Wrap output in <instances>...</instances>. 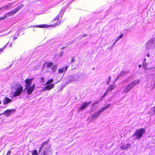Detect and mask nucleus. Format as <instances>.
<instances>
[{
    "instance_id": "obj_4",
    "label": "nucleus",
    "mask_w": 155,
    "mask_h": 155,
    "mask_svg": "<svg viewBox=\"0 0 155 155\" xmlns=\"http://www.w3.org/2000/svg\"><path fill=\"white\" fill-rule=\"evenodd\" d=\"M110 105V104H108L107 106L102 108L100 110L95 112L94 114L91 115L92 119H93L97 118L101 113H102L106 109L108 108Z\"/></svg>"
},
{
    "instance_id": "obj_42",
    "label": "nucleus",
    "mask_w": 155,
    "mask_h": 155,
    "mask_svg": "<svg viewBox=\"0 0 155 155\" xmlns=\"http://www.w3.org/2000/svg\"><path fill=\"white\" fill-rule=\"evenodd\" d=\"M9 46L10 47H12V43H11Z\"/></svg>"
},
{
    "instance_id": "obj_15",
    "label": "nucleus",
    "mask_w": 155,
    "mask_h": 155,
    "mask_svg": "<svg viewBox=\"0 0 155 155\" xmlns=\"http://www.w3.org/2000/svg\"><path fill=\"white\" fill-rule=\"evenodd\" d=\"M116 87V84H112L110 85L107 90V92H110L113 90Z\"/></svg>"
},
{
    "instance_id": "obj_2",
    "label": "nucleus",
    "mask_w": 155,
    "mask_h": 155,
    "mask_svg": "<svg viewBox=\"0 0 155 155\" xmlns=\"http://www.w3.org/2000/svg\"><path fill=\"white\" fill-rule=\"evenodd\" d=\"M145 132V130L143 128L139 129L134 132L133 136H135V138L139 140L142 136L143 135Z\"/></svg>"
},
{
    "instance_id": "obj_17",
    "label": "nucleus",
    "mask_w": 155,
    "mask_h": 155,
    "mask_svg": "<svg viewBox=\"0 0 155 155\" xmlns=\"http://www.w3.org/2000/svg\"><path fill=\"white\" fill-rule=\"evenodd\" d=\"M140 81V80L138 79L135 80H134L133 82H132L130 83L132 85V86L134 87L135 85L139 83Z\"/></svg>"
},
{
    "instance_id": "obj_36",
    "label": "nucleus",
    "mask_w": 155,
    "mask_h": 155,
    "mask_svg": "<svg viewBox=\"0 0 155 155\" xmlns=\"http://www.w3.org/2000/svg\"><path fill=\"white\" fill-rule=\"evenodd\" d=\"M130 78V77H129L128 78H127V80H125V81L127 82H129V81H130V80H129V79Z\"/></svg>"
},
{
    "instance_id": "obj_48",
    "label": "nucleus",
    "mask_w": 155,
    "mask_h": 155,
    "mask_svg": "<svg viewBox=\"0 0 155 155\" xmlns=\"http://www.w3.org/2000/svg\"><path fill=\"white\" fill-rule=\"evenodd\" d=\"M55 68V67H54H54L52 69H53V70Z\"/></svg>"
},
{
    "instance_id": "obj_23",
    "label": "nucleus",
    "mask_w": 155,
    "mask_h": 155,
    "mask_svg": "<svg viewBox=\"0 0 155 155\" xmlns=\"http://www.w3.org/2000/svg\"><path fill=\"white\" fill-rule=\"evenodd\" d=\"M142 65H143V67L144 68V69H151V68H148V69L147 68V64L145 62H144L143 63Z\"/></svg>"
},
{
    "instance_id": "obj_24",
    "label": "nucleus",
    "mask_w": 155,
    "mask_h": 155,
    "mask_svg": "<svg viewBox=\"0 0 155 155\" xmlns=\"http://www.w3.org/2000/svg\"><path fill=\"white\" fill-rule=\"evenodd\" d=\"M53 81L52 79L48 80L46 83L44 84V85L49 84Z\"/></svg>"
},
{
    "instance_id": "obj_11",
    "label": "nucleus",
    "mask_w": 155,
    "mask_h": 155,
    "mask_svg": "<svg viewBox=\"0 0 155 155\" xmlns=\"http://www.w3.org/2000/svg\"><path fill=\"white\" fill-rule=\"evenodd\" d=\"M54 84H52L46 86L45 88H43L42 91H45L46 90H49L53 88L54 87Z\"/></svg>"
},
{
    "instance_id": "obj_25",
    "label": "nucleus",
    "mask_w": 155,
    "mask_h": 155,
    "mask_svg": "<svg viewBox=\"0 0 155 155\" xmlns=\"http://www.w3.org/2000/svg\"><path fill=\"white\" fill-rule=\"evenodd\" d=\"M47 66L48 67H50L52 66L53 64V63L51 62H50L49 63H47Z\"/></svg>"
},
{
    "instance_id": "obj_6",
    "label": "nucleus",
    "mask_w": 155,
    "mask_h": 155,
    "mask_svg": "<svg viewBox=\"0 0 155 155\" xmlns=\"http://www.w3.org/2000/svg\"><path fill=\"white\" fill-rule=\"evenodd\" d=\"M91 103V101L84 102L79 108L78 111H80L81 110H83L86 109L87 106L90 105Z\"/></svg>"
},
{
    "instance_id": "obj_40",
    "label": "nucleus",
    "mask_w": 155,
    "mask_h": 155,
    "mask_svg": "<svg viewBox=\"0 0 155 155\" xmlns=\"http://www.w3.org/2000/svg\"><path fill=\"white\" fill-rule=\"evenodd\" d=\"M141 67V64L139 65L138 67L139 68H140Z\"/></svg>"
},
{
    "instance_id": "obj_46",
    "label": "nucleus",
    "mask_w": 155,
    "mask_h": 155,
    "mask_svg": "<svg viewBox=\"0 0 155 155\" xmlns=\"http://www.w3.org/2000/svg\"><path fill=\"white\" fill-rule=\"evenodd\" d=\"M87 36V35H83V36Z\"/></svg>"
},
{
    "instance_id": "obj_37",
    "label": "nucleus",
    "mask_w": 155,
    "mask_h": 155,
    "mask_svg": "<svg viewBox=\"0 0 155 155\" xmlns=\"http://www.w3.org/2000/svg\"><path fill=\"white\" fill-rule=\"evenodd\" d=\"M8 44V43H7V44H6V45H5L4 46V48H3L2 49H0V51H2V50L4 48H5L6 47V45H7Z\"/></svg>"
},
{
    "instance_id": "obj_20",
    "label": "nucleus",
    "mask_w": 155,
    "mask_h": 155,
    "mask_svg": "<svg viewBox=\"0 0 155 155\" xmlns=\"http://www.w3.org/2000/svg\"><path fill=\"white\" fill-rule=\"evenodd\" d=\"M48 141L47 142H44L42 144H41L40 147L39 149L38 152L39 153L41 152L42 150V148L44 147V145H45L47 144L48 143Z\"/></svg>"
},
{
    "instance_id": "obj_30",
    "label": "nucleus",
    "mask_w": 155,
    "mask_h": 155,
    "mask_svg": "<svg viewBox=\"0 0 155 155\" xmlns=\"http://www.w3.org/2000/svg\"><path fill=\"white\" fill-rule=\"evenodd\" d=\"M123 36V34L122 33H121L120 34V35L118 37V38L120 39L122 38Z\"/></svg>"
},
{
    "instance_id": "obj_34",
    "label": "nucleus",
    "mask_w": 155,
    "mask_h": 155,
    "mask_svg": "<svg viewBox=\"0 0 155 155\" xmlns=\"http://www.w3.org/2000/svg\"><path fill=\"white\" fill-rule=\"evenodd\" d=\"M11 153V151L10 150L8 151V152H7V153L6 155H10Z\"/></svg>"
},
{
    "instance_id": "obj_43",
    "label": "nucleus",
    "mask_w": 155,
    "mask_h": 155,
    "mask_svg": "<svg viewBox=\"0 0 155 155\" xmlns=\"http://www.w3.org/2000/svg\"><path fill=\"white\" fill-rule=\"evenodd\" d=\"M17 38L16 37H13V39H16Z\"/></svg>"
},
{
    "instance_id": "obj_44",
    "label": "nucleus",
    "mask_w": 155,
    "mask_h": 155,
    "mask_svg": "<svg viewBox=\"0 0 155 155\" xmlns=\"http://www.w3.org/2000/svg\"><path fill=\"white\" fill-rule=\"evenodd\" d=\"M117 41V40H116L114 42H115V43H116Z\"/></svg>"
},
{
    "instance_id": "obj_28",
    "label": "nucleus",
    "mask_w": 155,
    "mask_h": 155,
    "mask_svg": "<svg viewBox=\"0 0 155 155\" xmlns=\"http://www.w3.org/2000/svg\"><path fill=\"white\" fill-rule=\"evenodd\" d=\"M47 151L45 150V149L43 150V155H47Z\"/></svg>"
},
{
    "instance_id": "obj_27",
    "label": "nucleus",
    "mask_w": 155,
    "mask_h": 155,
    "mask_svg": "<svg viewBox=\"0 0 155 155\" xmlns=\"http://www.w3.org/2000/svg\"><path fill=\"white\" fill-rule=\"evenodd\" d=\"M60 16L59 15H57L53 20V21H56L58 20Z\"/></svg>"
},
{
    "instance_id": "obj_26",
    "label": "nucleus",
    "mask_w": 155,
    "mask_h": 155,
    "mask_svg": "<svg viewBox=\"0 0 155 155\" xmlns=\"http://www.w3.org/2000/svg\"><path fill=\"white\" fill-rule=\"evenodd\" d=\"M33 155H38V154L37 151L36 150H34L32 151V153Z\"/></svg>"
},
{
    "instance_id": "obj_16",
    "label": "nucleus",
    "mask_w": 155,
    "mask_h": 155,
    "mask_svg": "<svg viewBox=\"0 0 155 155\" xmlns=\"http://www.w3.org/2000/svg\"><path fill=\"white\" fill-rule=\"evenodd\" d=\"M14 12V10H13L5 14V17L6 18L8 17V16H12L13 14L16 13Z\"/></svg>"
},
{
    "instance_id": "obj_8",
    "label": "nucleus",
    "mask_w": 155,
    "mask_h": 155,
    "mask_svg": "<svg viewBox=\"0 0 155 155\" xmlns=\"http://www.w3.org/2000/svg\"><path fill=\"white\" fill-rule=\"evenodd\" d=\"M15 111V110L14 109H11L10 110L7 109L2 114H0L1 115L2 114H5L6 116L8 117L13 112Z\"/></svg>"
},
{
    "instance_id": "obj_41",
    "label": "nucleus",
    "mask_w": 155,
    "mask_h": 155,
    "mask_svg": "<svg viewBox=\"0 0 155 155\" xmlns=\"http://www.w3.org/2000/svg\"><path fill=\"white\" fill-rule=\"evenodd\" d=\"M119 39H120L118 38V37H117L116 40L118 41Z\"/></svg>"
},
{
    "instance_id": "obj_47",
    "label": "nucleus",
    "mask_w": 155,
    "mask_h": 155,
    "mask_svg": "<svg viewBox=\"0 0 155 155\" xmlns=\"http://www.w3.org/2000/svg\"><path fill=\"white\" fill-rule=\"evenodd\" d=\"M144 61H145L146 60V59L144 58Z\"/></svg>"
},
{
    "instance_id": "obj_3",
    "label": "nucleus",
    "mask_w": 155,
    "mask_h": 155,
    "mask_svg": "<svg viewBox=\"0 0 155 155\" xmlns=\"http://www.w3.org/2000/svg\"><path fill=\"white\" fill-rule=\"evenodd\" d=\"M155 48V38L149 40L145 46V48L148 50L153 49Z\"/></svg>"
},
{
    "instance_id": "obj_22",
    "label": "nucleus",
    "mask_w": 155,
    "mask_h": 155,
    "mask_svg": "<svg viewBox=\"0 0 155 155\" xmlns=\"http://www.w3.org/2000/svg\"><path fill=\"white\" fill-rule=\"evenodd\" d=\"M127 74L126 72L124 71H121L120 73L119 76L117 78V79L120 76L123 77L124 76L126 75V74Z\"/></svg>"
},
{
    "instance_id": "obj_10",
    "label": "nucleus",
    "mask_w": 155,
    "mask_h": 155,
    "mask_svg": "<svg viewBox=\"0 0 155 155\" xmlns=\"http://www.w3.org/2000/svg\"><path fill=\"white\" fill-rule=\"evenodd\" d=\"M79 77H74L73 76L69 79L68 83H71L75 81H77L79 80Z\"/></svg>"
},
{
    "instance_id": "obj_38",
    "label": "nucleus",
    "mask_w": 155,
    "mask_h": 155,
    "mask_svg": "<svg viewBox=\"0 0 155 155\" xmlns=\"http://www.w3.org/2000/svg\"><path fill=\"white\" fill-rule=\"evenodd\" d=\"M115 44L116 43L114 42L112 46H111V48L113 47L115 45Z\"/></svg>"
},
{
    "instance_id": "obj_14",
    "label": "nucleus",
    "mask_w": 155,
    "mask_h": 155,
    "mask_svg": "<svg viewBox=\"0 0 155 155\" xmlns=\"http://www.w3.org/2000/svg\"><path fill=\"white\" fill-rule=\"evenodd\" d=\"M49 26L48 25H47L46 24H43V25H34V26H32L31 27H39V28H47Z\"/></svg>"
},
{
    "instance_id": "obj_35",
    "label": "nucleus",
    "mask_w": 155,
    "mask_h": 155,
    "mask_svg": "<svg viewBox=\"0 0 155 155\" xmlns=\"http://www.w3.org/2000/svg\"><path fill=\"white\" fill-rule=\"evenodd\" d=\"M108 92H107V91H106V92L104 94L103 96L102 97V98L104 97L106 95V94H107V93Z\"/></svg>"
},
{
    "instance_id": "obj_29",
    "label": "nucleus",
    "mask_w": 155,
    "mask_h": 155,
    "mask_svg": "<svg viewBox=\"0 0 155 155\" xmlns=\"http://www.w3.org/2000/svg\"><path fill=\"white\" fill-rule=\"evenodd\" d=\"M111 77L109 76L107 81V85H108L109 84V83L110 82L111 80Z\"/></svg>"
},
{
    "instance_id": "obj_33",
    "label": "nucleus",
    "mask_w": 155,
    "mask_h": 155,
    "mask_svg": "<svg viewBox=\"0 0 155 155\" xmlns=\"http://www.w3.org/2000/svg\"><path fill=\"white\" fill-rule=\"evenodd\" d=\"M44 79H45V78L43 77H41V81H43L42 84H44V83L45 82V81H44Z\"/></svg>"
},
{
    "instance_id": "obj_21",
    "label": "nucleus",
    "mask_w": 155,
    "mask_h": 155,
    "mask_svg": "<svg viewBox=\"0 0 155 155\" xmlns=\"http://www.w3.org/2000/svg\"><path fill=\"white\" fill-rule=\"evenodd\" d=\"M68 67L66 66L65 67L63 68L58 70V72L59 73H62L63 72L66 71Z\"/></svg>"
},
{
    "instance_id": "obj_9",
    "label": "nucleus",
    "mask_w": 155,
    "mask_h": 155,
    "mask_svg": "<svg viewBox=\"0 0 155 155\" xmlns=\"http://www.w3.org/2000/svg\"><path fill=\"white\" fill-rule=\"evenodd\" d=\"M34 78H31L30 79H27L25 81L26 83V87L31 86Z\"/></svg>"
},
{
    "instance_id": "obj_13",
    "label": "nucleus",
    "mask_w": 155,
    "mask_h": 155,
    "mask_svg": "<svg viewBox=\"0 0 155 155\" xmlns=\"http://www.w3.org/2000/svg\"><path fill=\"white\" fill-rule=\"evenodd\" d=\"M12 101L11 99H10L8 97H5L3 101V103L4 105H5L11 102Z\"/></svg>"
},
{
    "instance_id": "obj_1",
    "label": "nucleus",
    "mask_w": 155,
    "mask_h": 155,
    "mask_svg": "<svg viewBox=\"0 0 155 155\" xmlns=\"http://www.w3.org/2000/svg\"><path fill=\"white\" fill-rule=\"evenodd\" d=\"M12 89V93L13 97L20 95L23 92V87L19 83L15 84Z\"/></svg>"
},
{
    "instance_id": "obj_49",
    "label": "nucleus",
    "mask_w": 155,
    "mask_h": 155,
    "mask_svg": "<svg viewBox=\"0 0 155 155\" xmlns=\"http://www.w3.org/2000/svg\"><path fill=\"white\" fill-rule=\"evenodd\" d=\"M58 24H56L55 25H57Z\"/></svg>"
},
{
    "instance_id": "obj_12",
    "label": "nucleus",
    "mask_w": 155,
    "mask_h": 155,
    "mask_svg": "<svg viewBox=\"0 0 155 155\" xmlns=\"http://www.w3.org/2000/svg\"><path fill=\"white\" fill-rule=\"evenodd\" d=\"M13 3H10L6 5L3 7H1L2 9V10L4 9L6 10L7 9H9L12 7V5H13Z\"/></svg>"
},
{
    "instance_id": "obj_5",
    "label": "nucleus",
    "mask_w": 155,
    "mask_h": 155,
    "mask_svg": "<svg viewBox=\"0 0 155 155\" xmlns=\"http://www.w3.org/2000/svg\"><path fill=\"white\" fill-rule=\"evenodd\" d=\"M133 87L130 83L125 86L124 88L122 91L121 92L122 94L127 93L130 91Z\"/></svg>"
},
{
    "instance_id": "obj_7",
    "label": "nucleus",
    "mask_w": 155,
    "mask_h": 155,
    "mask_svg": "<svg viewBox=\"0 0 155 155\" xmlns=\"http://www.w3.org/2000/svg\"><path fill=\"white\" fill-rule=\"evenodd\" d=\"M35 87V85L33 84L32 86L26 87L25 89L27 91V93L28 94H31L32 93Z\"/></svg>"
},
{
    "instance_id": "obj_18",
    "label": "nucleus",
    "mask_w": 155,
    "mask_h": 155,
    "mask_svg": "<svg viewBox=\"0 0 155 155\" xmlns=\"http://www.w3.org/2000/svg\"><path fill=\"white\" fill-rule=\"evenodd\" d=\"M24 6V5L22 4H21L19 6H18L16 8L14 9V12H15L16 13L19 11L20 9H21V8H23Z\"/></svg>"
},
{
    "instance_id": "obj_39",
    "label": "nucleus",
    "mask_w": 155,
    "mask_h": 155,
    "mask_svg": "<svg viewBox=\"0 0 155 155\" xmlns=\"http://www.w3.org/2000/svg\"><path fill=\"white\" fill-rule=\"evenodd\" d=\"M147 56L148 57H150V55H149V53H148V54H147Z\"/></svg>"
},
{
    "instance_id": "obj_45",
    "label": "nucleus",
    "mask_w": 155,
    "mask_h": 155,
    "mask_svg": "<svg viewBox=\"0 0 155 155\" xmlns=\"http://www.w3.org/2000/svg\"><path fill=\"white\" fill-rule=\"evenodd\" d=\"M2 10V9L1 8H0V11H1V10Z\"/></svg>"
},
{
    "instance_id": "obj_32",
    "label": "nucleus",
    "mask_w": 155,
    "mask_h": 155,
    "mask_svg": "<svg viewBox=\"0 0 155 155\" xmlns=\"http://www.w3.org/2000/svg\"><path fill=\"white\" fill-rule=\"evenodd\" d=\"M5 18H6L5 17V15H4V16H3V17H0V21L2 20H4Z\"/></svg>"
},
{
    "instance_id": "obj_19",
    "label": "nucleus",
    "mask_w": 155,
    "mask_h": 155,
    "mask_svg": "<svg viewBox=\"0 0 155 155\" xmlns=\"http://www.w3.org/2000/svg\"><path fill=\"white\" fill-rule=\"evenodd\" d=\"M131 145V144L130 143H128L126 145H123L120 147V148L121 150H126L127 149L128 147H130Z\"/></svg>"
},
{
    "instance_id": "obj_31",
    "label": "nucleus",
    "mask_w": 155,
    "mask_h": 155,
    "mask_svg": "<svg viewBox=\"0 0 155 155\" xmlns=\"http://www.w3.org/2000/svg\"><path fill=\"white\" fill-rule=\"evenodd\" d=\"M98 103V102H94V103H93L91 105V107H94L95 106V104H96Z\"/></svg>"
}]
</instances>
